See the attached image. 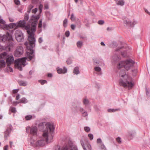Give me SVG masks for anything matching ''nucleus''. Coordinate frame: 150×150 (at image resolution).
I'll return each mask as SVG.
<instances>
[{
	"label": "nucleus",
	"instance_id": "nucleus-55",
	"mask_svg": "<svg viewBox=\"0 0 150 150\" xmlns=\"http://www.w3.org/2000/svg\"><path fill=\"white\" fill-rule=\"evenodd\" d=\"M7 68L9 69H8L9 71L11 72H13V69H12V68H11L10 67V66H8V67H7Z\"/></svg>",
	"mask_w": 150,
	"mask_h": 150
},
{
	"label": "nucleus",
	"instance_id": "nucleus-7",
	"mask_svg": "<svg viewBox=\"0 0 150 150\" xmlns=\"http://www.w3.org/2000/svg\"><path fill=\"white\" fill-rule=\"evenodd\" d=\"M26 22L23 20H20L18 23L17 26H18V28L19 27L24 28L27 30V33L29 32V29L30 28V25L28 24L26 25Z\"/></svg>",
	"mask_w": 150,
	"mask_h": 150
},
{
	"label": "nucleus",
	"instance_id": "nucleus-36",
	"mask_svg": "<svg viewBox=\"0 0 150 150\" xmlns=\"http://www.w3.org/2000/svg\"><path fill=\"white\" fill-rule=\"evenodd\" d=\"M84 130L87 132H89L90 130V128L88 127H84Z\"/></svg>",
	"mask_w": 150,
	"mask_h": 150
},
{
	"label": "nucleus",
	"instance_id": "nucleus-27",
	"mask_svg": "<svg viewBox=\"0 0 150 150\" xmlns=\"http://www.w3.org/2000/svg\"><path fill=\"white\" fill-rule=\"evenodd\" d=\"M29 19V15L27 13H25V15H24V19L23 20V21H25V22L26 21L28 20Z\"/></svg>",
	"mask_w": 150,
	"mask_h": 150
},
{
	"label": "nucleus",
	"instance_id": "nucleus-21",
	"mask_svg": "<svg viewBox=\"0 0 150 150\" xmlns=\"http://www.w3.org/2000/svg\"><path fill=\"white\" fill-rule=\"evenodd\" d=\"M7 55V53L4 52L0 54V60L4 59Z\"/></svg>",
	"mask_w": 150,
	"mask_h": 150
},
{
	"label": "nucleus",
	"instance_id": "nucleus-12",
	"mask_svg": "<svg viewBox=\"0 0 150 150\" xmlns=\"http://www.w3.org/2000/svg\"><path fill=\"white\" fill-rule=\"evenodd\" d=\"M29 129L30 128V133L34 136H37L38 128L36 126L32 127H29Z\"/></svg>",
	"mask_w": 150,
	"mask_h": 150
},
{
	"label": "nucleus",
	"instance_id": "nucleus-14",
	"mask_svg": "<svg viewBox=\"0 0 150 150\" xmlns=\"http://www.w3.org/2000/svg\"><path fill=\"white\" fill-rule=\"evenodd\" d=\"M120 59V58L117 55L115 54L112 57V61L113 62L116 63L118 62Z\"/></svg>",
	"mask_w": 150,
	"mask_h": 150
},
{
	"label": "nucleus",
	"instance_id": "nucleus-13",
	"mask_svg": "<svg viewBox=\"0 0 150 150\" xmlns=\"http://www.w3.org/2000/svg\"><path fill=\"white\" fill-rule=\"evenodd\" d=\"M12 126L11 125H10L9 127L4 132V137L6 138H7L9 136L10 134L11 130V128Z\"/></svg>",
	"mask_w": 150,
	"mask_h": 150
},
{
	"label": "nucleus",
	"instance_id": "nucleus-56",
	"mask_svg": "<svg viewBox=\"0 0 150 150\" xmlns=\"http://www.w3.org/2000/svg\"><path fill=\"white\" fill-rule=\"evenodd\" d=\"M33 7H34V6L33 5H32V4H30V5H29L28 6V8H29V9L31 10V9L32 8H33Z\"/></svg>",
	"mask_w": 150,
	"mask_h": 150
},
{
	"label": "nucleus",
	"instance_id": "nucleus-40",
	"mask_svg": "<svg viewBox=\"0 0 150 150\" xmlns=\"http://www.w3.org/2000/svg\"><path fill=\"white\" fill-rule=\"evenodd\" d=\"M94 69L97 71H100L101 70V69L99 67H95Z\"/></svg>",
	"mask_w": 150,
	"mask_h": 150
},
{
	"label": "nucleus",
	"instance_id": "nucleus-23",
	"mask_svg": "<svg viewBox=\"0 0 150 150\" xmlns=\"http://www.w3.org/2000/svg\"><path fill=\"white\" fill-rule=\"evenodd\" d=\"M73 72L76 75L79 74L80 73L79 68L78 67H76L74 69Z\"/></svg>",
	"mask_w": 150,
	"mask_h": 150
},
{
	"label": "nucleus",
	"instance_id": "nucleus-22",
	"mask_svg": "<svg viewBox=\"0 0 150 150\" xmlns=\"http://www.w3.org/2000/svg\"><path fill=\"white\" fill-rule=\"evenodd\" d=\"M8 26L10 28H14L16 29L18 28V26H17V24L14 23H10Z\"/></svg>",
	"mask_w": 150,
	"mask_h": 150
},
{
	"label": "nucleus",
	"instance_id": "nucleus-19",
	"mask_svg": "<svg viewBox=\"0 0 150 150\" xmlns=\"http://www.w3.org/2000/svg\"><path fill=\"white\" fill-rule=\"evenodd\" d=\"M6 66V63L3 59L0 60V68H3Z\"/></svg>",
	"mask_w": 150,
	"mask_h": 150
},
{
	"label": "nucleus",
	"instance_id": "nucleus-26",
	"mask_svg": "<svg viewBox=\"0 0 150 150\" xmlns=\"http://www.w3.org/2000/svg\"><path fill=\"white\" fill-rule=\"evenodd\" d=\"M134 133L133 132H128V135L130 139H132L134 135Z\"/></svg>",
	"mask_w": 150,
	"mask_h": 150
},
{
	"label": "nucleus",
	"instance_id": "nucleus-15",
	"mask_svg": "<svg viewBox=\"0 0 150 150\" xmlns=\"http://www.w3.org/2000/svg\"><path fill=\"white\" fill-rule=\"evenodd\" d=\"M57 73L59 74H65L67 72V69L65 68H64L63 69L62 68L58 69L57 70Z\"/></svg>",
	"mask_w": 150,
	"mask_h": 150
},
{
	"label": "nucleus",
	"instance_id": "nucleus-29",
	"mask_svg": "<svg viewBox=\"0 0 150 150\" xmlns=\"http://www.w3.org/2000/svg\"><path fill=\"white\" fill-rule=\"evenodd\" d=\"M0 27L3 28H6L7 27V25L5 24V22L4 23L0 24Z\"/></svg>",
	"mask_w": 150,
	"mask_h": 150
},
{
	"label": "nucleus",
	"instance_id": "nucleus-31",
	"mask_svg": "<svg viewBox=\"0 0 150 150\" xmlns=\"http://www.w3.org/2000/svg\"><path fill=\"white\" fill-rule=\"evenodd\" d=\"M68 22V20L67 18L65 19L63 21V26L65 27H66L67 26V24Z\"/></svg>",
	"mask_w": 150,
	"mask_h": 150
},
{
	"label": "nucleus",
	"instance_id": "nucleus-2",
	"mask_svg": "<svg viewBox=\"0 0 150 150\" xmlns=\"http://www.w3.org/2000/svg\"><path fill=\"white\" fill-rule=\"evenodd\" d=\"M53 134H48L47 132H43L42 136L37 142L31 140L30 143V145L34 148L43 146L46 143L52 142L53 141Z\"/></svg>",
	"mask_w": 150,
	"mask_h": 150
},
{
	"label": "nucleus",
	"instance_id": "nucleus-3",
	"mask_svg": "<svg viewBox=\"0 0 150 150\" xmlns=\"http://www.w3.org/2000/svg\"><path fill=\"white\" fill-rule=\"evenodd\" d=\"M119 76L120 77L119 81V85L125 88L128 87L129 89L131 88L134 85L132 82V78L126 74L125 70L120 71Z\"/></svg>",
	"mask_w": 150,
	"mask_h": 150
},
{
	"label": "nucleus",
	"instance_id": "nucleus-17",
	"mask_svg": "<svg viewBox=\"0 0 150 150\" xmlns=\"http://www.w3.org/2000/svg\"><path fill=\"white\" fill-rule=\"evenodd\" d=\"M115 1L116 4L118 5L122 6L124 5L125 2L124 0H115Z\"/></svg>",
	"mask_w": 150,
	"mask_h": 150
},
{
	"label": "nucleus",
	"instance_id": "nucleus-4",
	"mask_svg": "<svg viewBox=\"0 0 150 150\" xmlns=\"http://www.w3.org/2000/svg\"><path fill=\"white\" fill-rule=\"evenodd\" d=\"M45 127H46L48 134H53L54 130V127L52 124L50 122L46 123L42 122L40 123L38 125V127L41 131H44Z\"/></svg>",
	"mask_w": 150,
	"mask_h": 150
},
{
	"label": "nucleus",
	"instance_id": "nucleus-59",
	"mask_svg": "<svg viewBox=\"0 0 150 150\" xmlns=\"http://www.w3.org/2000/svg\"><path fill=\"white\" fill-rule=\"evenodd\" d=\"M19 89H14L13 90V93H16L18 91Z\"/></svg>",
	"mask_w": 150,
	"mask_h": 150
},
{
	"label": "nucleus",
	"instance_id": "nucleus-46",
	"mask_svg": "<svg viewBox=\"0 0 150 150\" xmlns=\"http://www.w3.org/2000/svg\"><path fill=\"white\" fill-rule=\"evenodd\" d=\"M39 82H40L42 85H43L45 83H47V81L45 80H40L39 81Z\"/></svg>",
	"mask_w": 150,
	"mask_h": 150
},
{
	"label": "nucleus",
	"instance_id": "nucleus-18",
	"mask_svg": "<svg viewBox=\"0 0 150 150\" xmlns=\"http://www.w3.org/2000/svg\"><path fill=\"white\" fill-rule=\"evenodd\" d=\"M28 102L27 99L25 97L22 98L20 100L19 102H14V103H26Z\"/></svg>",
	"mask_w": 150,
	"mask_h": 150
},
{
	"label": "nucleus",
	"instance_id": "nucleus-33",
	"mask_svg": "<svg viewBox=\"0 0 150 150\" xmlns=\"http://www.w3.org/2000/svg\"><path fill=\"white\" fill-rule=\"evenodd\" d=\"M100 148L102 150H107L106 147L103 143H101Z\"/></svg>",
	"mask_w": 150,
	"mask_h": 150
},
{
	"label": "nucleus",
	"instance_id": "nucleus-58",
	"mask_svg": "<svg viewBox=\"0 0 150 150\" xmlns=\"http://www.w3.org/2000/svg\"><path fill=\"white\" fill-rule=\"evenodd\" d=\"M48 5L47 4H45L44 5V8L45 9H48Z\"/></svg>",
	"mask_w": 150,
	"mask_h": 150
},
{
	"label": "nucleus",
	"instance_id": "nucleus-16",
	"mask_svg": "<svg viewBox=\"0 0 150 150\" xmlns=\"http://www.w3.org/2000/svg\"><path fill=\"white\" fill-rule=\"evenodd\" d=\"M40 18V15H38L37 16H35L34 15H33L32 16L30 19V21H38V20Z\"/></svg>",
	"mask_w": 150,
	"mask_h": 150
},
{
	"label": "nucleus",
	"instance_id": "nucleus-8",
	"mask_svg": "<svg viewBox=\"0 0 150 150\" xmlns=\"http://www.w3.org/2000/svg\"><path fill=\"white\" fill-rule=\"evenodd\" d=\"M12 40V37L8 32L6 33V35L0 36V41L5 42L7 41H10Z\"/></svg>",
	"mask_w": 150,
	"mask_h": 150
},
{
	"label": "nucleus",
	"instance_id": "nucleus-34",
	"mask_svg": "<svg viewBox=\"0 0 150 150\" xmlns=\"http://www.w3.org/2000/svg\"><path fill=\"white\" fill-rule=\"evenodd\" d=\"M32 116L31 115H28L25 116V118L26 120H28L32 119Z\"/></svg>",
	"mask_w": 150,
	"mask_h": 150
},
{
	"label": "nucleus",
	"instance_id": "nucleus-28",
	"mask_svg": "<svg viewBox=\"0 0 150 150\" xmlns=\"http://www.w3.org/2000/svg\"><path fill=\"white\" fill-rule=\"evenodd\" d=\"M121 55L123 57H125L127 56V52L126 50H124L121 52Z\"/></svg>",
	"mask_w": 150,
	"mask_h": 150
},
{
	"label": "nucleus",
	"instance_id": "nucleus-41",
	"mask_svg": "<svg viewBox=\"0 0 150 150\" xmlns=\"http://www.w3.org/2000/svg\"><path fill=\"white\" fill-rule=\"evenodd\" d=\"M117 110V109H114L111 108L109 109L108 110V112H114Z\"/></svg>",
	"mask_w": 150,
	"mask_h": 150
},
{
	"label": "nucleus",
	"instance_id": "nucleus-54",
	"mask_svg": "<svg viewBox=\"0 0 150 150\" xmlns=\"http://www.w3.org/2000/svg\"><path fill=\"white\" fill-rule=\"evenodd\" d=\"M86 146H87V148L89 150H91V148L90 144H87L86 145Z\"/></svg>",
	"mask_w": 150,
	"mask_h": 150
},
{
	"label": "nucleus",
	"instance_id": "nucleus-57",
	"mask_svg": "<svg viewBox=\"0 0 150 150\" xmlns=\"http://www.w3.org/2000/svg\"><path fill=\"white\" fill-rule=\"evenodd\" d=\"M43 41V40L42 39V37H40L38 39V42L40 43H41Z\"/></svg>",
	"mask_w": 150,
	"mask_h": 150
},
{
	"label": "nucleus",
	"instance_id": "nucleus-60",
	"mask_svg": "<svg viewBox=\"0 0 150 150\" xmlns=\"http://www.w3.org/2000/svg\"><path fill=\"white\" fill-rule=\"evenodd\" d=\"M71 27L72 29L74 30L75 29V27L74 25L72 24L71 25Z\"/></svg>",
	"mask_w": 150,
	"mask_h": 150
},
{
	"label": "nucleus",
	"instance_id": "nucleus-35",
	"mask_svg": "<svg viewBox=\"0 0 150 150\" xmlns=\"http://www.w3.org/2000/svg\"><path fill=\"white\" fill-rule=\"evenodd\" d=\"M43 8V5L42 4H40L39 7V9L40 11V13H41L42 10Z\"/></svg>",
	"mask_w": 150,
	"mask_h": 150
},
{
	"label": "nucleus",
	"instance_id": "nucleus-39",
	"mask_svg": "<svg viewBox=\"0 0 150 150\" xmlns=\"http://www.w3.org/2000/svg\"><path fill=\"white\" fill-rule=\"evenodd\" d=\"M42 26V20L41 19L39 22L38 24V27L39 28H41Z\"/></svg>",
	"mask_w": 150,
	"mask_h": 150
},
{
	"label": "nucleus",
	"instance_id": "nucleus-47",
	"mask_svg": "<svg viewBox=\"0 0 150 150\" xmlns=\"http://www.w3.org/2000/svg\"><path fill=\"white\" fill-rule=\"evenodd\" d=\"M98 23L99 25H103L104 23V21L103 20H100L98 21Z\"/></svg>",
	"mask_w": 150,
	"mask_h": 150
},
{
	"label": "nucleus",
	"instance_id": "nucleus-44",
	"mask_svg": "<svg viewBox=\"0 0 150 150\" xmlns=\"http://www.w3.org/2000/svg\"><path fill=\"white\" fill-rule=\"evenodd\" d=\"M88 137H89L90 140H91L93 139V135L92 134H89L88 135Z\"/></svg>",
	"mask_w": 150,
	"mask_h": 150
},
{
	"label": "nucleus",
	"instance_id": "nucleus-52",
	"mask_svg": "<svg viewBox=\"0 0 150 150\" xmlns=\"http://www.w3.org/2000/svg\"><path fill=\"white\" fill-rule=\"evenodd\" d=\"M65 35L67 37H68L70 35V32L69 31H67L65 32Z\"/></svg>",
	"mask_w": 150,
	"mask_h": 150
},
{
	"label": "nucleus",
	"instance_id": "nucleus-61",
	"mask_svg": "<svg viewBox=\"0 0 150 150\" xmlns=\"http://www.w3.org/2000/svg\"><path fill=\"white\" fill-rule=\"evenodd\" d=\"M20 98V95L19 94H18L16 97V100H19V99Z\"/></svg>",
	"mask_w": 150,
	"mask_h": 150
},
{
	"label": "nucleus",
	"instance_id": "nucleus-20",
	"mask_svg": "<svg viewBox=\"0 0 150 150\" xmlns=\"http://www.w3.org/2000/svg\"><path fill=\"white\" fill-rule=\"evenodd\" d=\"M19 85L22 86H26L27 85V83L26 81H25L22 80L19 81H18Z\"/></svg>",
	"mask_w": 150,
	"mask_h": 150
},
{
	"label": "nucleus",
	"instance_id": "nucleus-42",
	"mask_svg": "<svg viewBox=\"0 0 150 150\" xmlns=\"http://www.w3.org/2000/svg\"><path fill=\"white\" fill-rule=\"evenodd\" d=\"M71 19L72 21H74L75 19V17L74 16L73 13H72L71 16Z\"/></svg>",
	"mask_w": 150,
	"mask_h": 150
},
{
	"label": "nucleus",
	"instance_id": "nucleus-50",
	"mask_svg": "<svg viewBox=\"0 0 150 150\" xmlns=\"http://www.w3.org/2000/svg\"><path fill=\"white\" fill-rule=\"evenodd\" d=\"M38 11V8H35L32 10V13H35Z\"/></svg>",
	"mask_w": 150,
	"mask_h": 150
},
{
	"label": "nucleus",
	"instance_id": "nucleus-49",
	"mask_svg": "<svg viewBox=\"0 0 150 150\" xmlns=\"http://www.w3.org/2000/svg\"><path fill=\"white\" fill-rule=\"evenodd\" d=\"M14 1L16 4L19 5L20 4V1L19 0H14Z\"/></svg>",
	"mask_w": 150,
	"mask_h": 150
},
{
	"label": "nucleus",
	"instance_id": "nucleus-51",
	"mask_svg": "<svg viewBox=\"0 0 150 150\" xmlns=\"http://www.w3.org/2000/svg\"><path fill=\"white\" fill-rule=\"evenodd\" d=\"M82 115L83 116L86 117L88 116V114L86 111H84V112L82 113Z\"/></svg>",
	"mask_w": 150,
	"mask_h": 150
},
{
	"label": "nucleus",
	"instance_id": "nucleus-5",
	"mask_svg": "<svg viewBox=\"0 0 150 150\" xmlns=\"http://www.w3.org/2000/svg\"><path fill=\"white\" fill-rule=\"evenodd\" d=\"M135 62L131 59H128L126 61H121L117 65V67L118 69L124 67V68L127 71L133 69L134 67Z\"/></svg>",
	"mask_w": 150,
	"mask_h": 150
},
{
	"label": "nucleus",
	"instance_id": "nucleus-63",
	"mask_svg": "<svg viewBox=\"0 0 150 150\" xmlns=\"http://www.w3.org/2000/svg\"><path fill=\"white\" fill-rule=\"evenodd\" d=\"M93 60V61L95 63H96V64H99V62L96 59H94Z\"/></svg>",
	"mask_w": 150,
	"mask_h": 150
},
{
	"label": "nucleus",
	"instance_id": "nucleus-48",
	"mask_svg": "<svg viewBox=\"0 0 150 150\" xmlns=\"http://www.w3.org/2000/svg\"><path fill=\"white\" fill-rule=\"evenodd\" d=\"M67 64H70L72 62V61L71 59L69 58L67 61Z\"/></svg>",
	"mask_w": 150,
	"mask_h": 150
},
{
	"label": "nucleus",
	"instance_id": "nucleus-37",
	"mask_svg": "<svg viewBox=\"0 0 150 150\" xmlns=\"http://www.w3.org/2000/svg\"><path fill=\"white\" fill-rule=\"evenodd\" d=\"M137 21L134 20L132 22H131V27H134V25L137 24Z\"/></svg>",
	"mask_w": 150,
	"mask_h": 150
},
{
	"label": "nucleus",
	"instance_id": "nucleus-6",
	"mask_svg": "<svg viewBox=\"0 0 150 150\" xmlns=\"http://www.w3.org/2000/svg\"><path fill=\"white\" fill-rule=\"evenodd\" d=\"M69 148L67 146H64L62 147H59L56 150H78L76 146L73 144L71 142H69L68 143Z\"/></svg>",
	"mask_w": 150,
	"mask_h": 150
},
{
	"label": "nucleus",
	"instance_id": "nucleus-1",
	"mask_svg": "<svg viewBox=\"0 0 150 150\" xmlns=\"http://www.w3.org/2000/svg\"><path fill=\"white\" fill-rule=\"evenodd\" d=\"M30 23L31 27L29 29V32H28V40L29 44L27 42L24 43V45L26 46L27 49L29 51V52L27 53L28 56L27 57L19 58L16 60L14 61L15 65L17 66L18 68L21 71L22 70V65L24 66L26 60L30 61L32 59L34 58L35 55L33 54L34 50L33 48L35 47V43L36 41L34 37V33L36 31V26L38 24L37 21H29Z\"/></svg>",
	"mask_w": 150,
	"mask_h": 150
},
{
	"label": "nucleus",
	"instance_id": "nucleus-10",
	"mask_svg": "<svg viewBox=\"0 0 150 150\" xmlns=\"http://www.w3.org/2000/svg\"><path fill=\"white\" fill-rule=\"evenodd\" d=\"M15 35L16 39L18 42H20L23 40V35L21 30H16Z\"/></svg>",
	"mask_w": 150,
	"mask_h": 150
},
{
	"label": "nucleus",
	"instance_id": "nucleus-30",
	"mask_svg": "<svg viewBox=\"0 0 150 150\" xmlns=\"http://www.w3.org/2000/svg\"><path fill=\"white\" fill-rule=\"evenodd\" d=\"M76 45L78 47L81 48L83 45V42L81 41H79L77 42Z\"/></svg>",
	"mask_w": 150,
	"mask_h": 150
},
{
	"label": "nucleus",
	"instance_id": "nucleus-32",
	"mask_svg": "<svg viewBox=\"0 0 150 150\" xmlns=\"http://www.w3.org/2000/svg\"><path fill=\"white\" fill-rule=\"evenodd\" d=\"M83 104L85 105H88L89 104V101L88 99H85L83 101Z\"/></svg>",
	"mask_w": 150,
	"mask_h": 150
},
{
	"label": "nucleus",
	"instance_id": "nucleus-53",
	"mask_svg": "<svg viewBox=\"0 0 150 150\" xmlns=\"http://www.w3.org/2000/svg\"><path fill=\"white\" fill-rule=\"evenodd\" d=\"M102 142V140L100 138L98 139L97 140V143L98 144L101 143V144Z\"/></svg>",
	"mask_w": 150,
	"mask_h": 150
},
{
	"label": "nucleus",
	"instance_id": "nucleus-43",
	"mask_svg": "<svg viewBox=\"0 0 150 150\" xmlns=\"http://www.w3.org/2000/svg\"><path fill=\"white\" fill-rule=\"evenodd\" d=\"M117 142L119 144H121L122 142L121 138L120 137H118L116 138Z\"/></svg>",
	"mask_w": 150,
	"mask_h": 150
},
{
	"label": "nucleus",
	"instance_id": "nucleus-9",
	"mask_svg": "<svg viewBox=\"0 0 150 150\" xmlns=\"http://www.w3.org/2000/svg\"><path fill=\"white\" fill-rule=\"evenodd\" d=\"M23 48L21 46L18 47L15 51L14 54L16 57H20L23 54Z\"/></svg>",
	"mask_w": 150,
	"mask_h": 150
},
{
	"label": "nucleus",
	"instance_id": "nucleus-24",
	"mask_svg": "<svg viewBox=\"0 0 150 150\" xmlns=\"http://www.w3.org/2000/svg\"><path fill=\"white\" fill-rule=\"evenodd\" d=\"M124 23L127 26H129L131 27V22L129 20H126L124 21Z\"/></svg>",
	"mask_w": 150,
	"mask_h": 150
},
{
	"label": "nucleus",
	"instance_id": "nucleus-25",
	"mask_svg": "<svg viewBox=\"0 0 150 150\" xmlns=\"http://www.w3.org/2000/svg\"><path fill=\"white\" fill-rule=\"evenodd\" d=\"M134 69H132V74L134 76H135L136 75V73L137 72V69L134 68Z\"/></svg>",
	"mask_w": 150,
	"mask_h": 150
},
{
	"label": "nucleus",
	"instance_id": "nucleus-45",
	"mask_svg": "<svg viewBox=\"0 0 150 150\" xmlns=\"http://www.w3.org/2000/svg\"><path fill=\"white\" fill-rule=\"evenodd\" d=\"M11 111L13 113H15L16 112V108L15 107H12L11 108Z\"/></svg>",
	"mask_w": 150,
	"mask_h": 150
},
{
	"label": "nucleus",
	"instance_id": "nucleus-38",
	"mask_svg": "<svg viewBox=\"0 0 150 150\" xmlns=\"http://www.w3.org/2000/svg\"><path fill=\"white\" fill-rule=\"evenodd\" d=\"M7 48L6 47L2 46L0 45V51H2L3 50H6Z\"/></svg>",
	"mask_w": 150,
	"mask_h": 150
},
{
	"label": "nucleus",
	"instance_id": "nucleus-62",
	"mask_svg": "<svg viewBox=\"0 0 150 150\" xmlns=\"http://www.w3.org/2000/svg\"><path fill=\"white\" fill-rule=\"evenodd\" d=\"M122 48H123V47H118L115 50V51H119L121 49H122Z\"/></svg>",
	"mask_w": 150,
	"mask_h": 150
},
{
	"label": "nucleus",
	"instance_id": "nucleus-11",
	"mask_svg": "<svg viewBox=\"0 0 150 150\" xmlns=\"http://www.w3.org/2000/svg\"><path fill=\"white\" fill-rule=\"evenodd\" d=\"M6 57L7 66L8 67L11 64L13 63L14 61V58L12 55H10L7 54Z\"/></svg>",
	"mask_w": 150,
	"mask_h": 150
},
{
	"label": "nucleus",
	"instance_id": "nucleus-64",
	"mask_svg": "<svg viewBox=\"0 0 150 150\" xmlns=\"http://www.w3.org/2000/svg\"><path fill=\"white\" fill-rule=\"evenodd\" d=\"M8 147V146L7 145L5 146L4 148V150H7Z\"/></svg>",
	"mask_w": 150,
	"mask_h": 150
}]
</instances>
